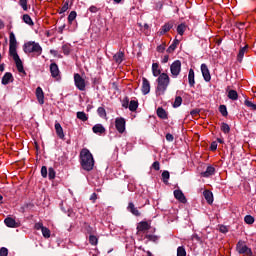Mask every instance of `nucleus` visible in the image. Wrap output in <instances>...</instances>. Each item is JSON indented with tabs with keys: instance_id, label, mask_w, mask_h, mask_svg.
<instances>
[{
	"instance_id": "393cba45",
	"label": "nucleus",
	"mask_w": 256,
	"mask_h": 256,
	"mask_svg": "<svg viewBox=\"0 0 256 256\" xmlns=\"http://www.w3.org/2000/svg\"><path fill=\"white\" fill-rule=\"evenodd\" d=\"M125 58V53L119 51L118 53H116L114 56H113V59L116 63H123V59Z\"/></svg>"
},
{
	"instance_id": "7ed1b4c3",
	"label": "nucleus",
	"mask_w": 256,
	"mask_h": 256,
	"mask_svg": "<svg viewBox=\"0 0 256 256\" xmlns=\"http://www.w3.org/2000/svg\"><path fill=\"white\" fill-rule=\"evenodd\" d=\"M23 51L26 55H31L32 57H40L43 54V47L41 44L35 41H28L23 45Z\"/></svg>"
},
{
	"instance_id": "f3484780",
	"label": "nucleus",
	"mask_w": 256,
	"mask_h": 256,
	"mask_svg": "<svg viewBox=\"0 0 256 256\" xmlns=\"http://www.w3.org/2000/svg\"><path fill=\"white\" fill-rule=\"evenodd\" d=\"M171 29H173V22H168V23H165L160 31L158 32L159 35H165V33H169V31H171Z\"/></svg>"
},
{
	"instance_id": "e433bc0d",
	"label": "nucleus",
	"mask_w": 256,
	"mask_h": 256,
	"mask_svg": "<svg viewBox=\"0 0 256 256\" xmlns=\"http://www.w3.org/2000/svg\"><path fill=\"white\" fill-rule=\"evenodd\" d=\"M41 232L43 237H45V239H49V237H51V230H49V228L44 227L42 228Z\"/></svg>"
},
{
	"instance_id": "338daca9",
	"label": "nucleus",
	"mask_w": 256,
	"mask_h": 256,
	"mask_svg": "<svg viewBox=\"0 0 256 256\" xmlns=\"http://www.w3.org/2000/svg\"><path fill=\"white\" fill-rule=\"evenodd\" d=\"M193 239H195V241H201V237H199L197 234L193 235Z\"/></svg>"
},
{
	"instance_id": "39448f33",
	"label": "nucleus",
	"mask_w": 256,
	"mask_h": 256,
	"mask_svg": "<svg viewBox=\"0 0 256 256\" xmlns=\"http://www.w3.org/2000/svg\"><path fill=\"white\" fill-rule=\"evenodd\" d=\"M236 251L239 255L253 256V250H251V248L245 245V242L241 240L236 244Z\"/></svg>"
},
{
	"instance_id": "bf43d9fd",
	"label": "nucleus",
	"mask_w": 256,
	"mask_h": 256,
	"mask_svg": "<svg viewBox=\"0 0 256 256\" xmlns=\"http://www.w3.org/2000/svg\"><path fill=\"white\" fill-rule=\"evenodd\" d=\"M220 233H227L229 229L225 225H221L219 228Z\"/></svg>"
},
{
	"instance_id": "79ce46f5",
	"label": "nucleus",
	"mask_w": 256,
	"mask_h": 256,
	"mask_svg": "<svg viewBox=\"0 0 256 256\" xmlns=\"http://www.w3.org/2000/svg\"><path fill=\"white\" fill-rule=\"evenodd\" d=\"M145 237L148 241H152L153 243H157V241H159V236L156 235L147 234Z\"/></svg>"
},
{
	"instance_id": "4c0bfd02",
	"label": "nucleus",
	"mask_w": 256,
	"mask_h": 256,
	"mask_svg": "<svg viewBox=\"0 0 256 256\" xmlns=\"http://www.w3.org/2000/svg\"><path fill=\"white\" fill-rule=\"evenodd\" d=\"M244 221L247 225H253L255 223V218L251 215H246Z\"/></svg>"
},
{
	"instance_id": "2f4dec72",
	"label": "nucleus",
	"mask_w": 256,
	"mask_h": 256,
	"mask_svg": "<svg viewBox=\"0 0 256 256\" xmlns=\"http://www.w3.org/2000/svg\"><path fill=\"white\" fill-rule=\"evenodd\" d=\"M97 113H98L99 117H101L102 119H107V111L105 110L104 107H99L97 109Z\"/></svg>"
},
{
	"instance_id": "774afa93",
	"label": "nucleus",
	"mask_w": 256,
	"mask_h": 256,
	"mask_svg": "<svg viewBox=\"0 0 256 256\" xmlns=\"http://www.w3.org/2000/svg\"><path fill=\"white\" fill-rule=\"evenodd\" d=\"M63 29H65V25L59 27V33H63Z\"/></svg>"
},
{
	"instance_id": "1a4fd4ad",
	"label": "nucleus",
	"mask_w": 256,
	"mask_h": 256,
	"mask_svg": "<svg viewBox=\"0 0 256 256\" xmlns=\"http://www.w3.org/2000/svg\"><path fill=\"white\" fill-rule=\"evenodd\" d=\"M125 118L123 117H118L115 119V128L118 131V133H125Z\"/></svg>"
},
{
	"instance_id": "6e6552de",
	"label": "nucleus",
	"mask_w": 256,
	"mask_h": 256,
	"mask_svg": "<svg viewBox=\"0 0 256 256\" xmlns=\"http://www.w3.org/2000/svg\"><path fill=\"white\" fill-rule=\"evenodd\" d=\"M50 73L51 77H53V79H56V81H59V79H61V72L59 71V66L57 65V63L53 62L50 64Z\"/></svg>"
},
{
	"instance_id": "0e129e2a",
	"label": "nucleus",
	"mask_w": 256,
	"mask_h": 256,
	"mask_svg": "<svg viewBox=\"0 0 256 256\" xmlns=\"http://www.w3.org/2000/svg\"><path fill=\"white\" fill-rule=\"evenodd\" d=\"M90 13H97L99 11V9L97 8V6H91L89 8Z\"/></svg>"
},
{
	"instance_id": "cd10ccee",
	"label": "nucleus",
	"mask_w": 256,
	"mask_h": 256,
	"mask_svg": "<svg viewBox=\"0 0 256 256\" xmlns=\"http://www.w3.org/2000/svg\"><path fill=\"white\" fill-rule=\"evenodd\" d=\"M227 97L228 99H231V101H237V99H239V94L236 90H229Z\"/></svg>"
},
{
	"instance_id": "a211bd4d",
	"label": "nucleus",
	"mask_w": 256,
	"mask_h": 256,
	"mask_svg": "<svg viewBox=\"0 0 256 256\" xmlns=\"http://www.w3.org/2000/svg\"><path fill=\"white\" fill-rule=\"evenodd\" d=\"M93 133L96 135H103L107 131L102 124H96L92 127Z\"/></svg>"
},
{
	"instance_id": "c85d7f7f",
	"label": "nucleus",
	"mask_w": 256,
	"mask_h": 256,
	"mask_svg": "<svg viewBox=\"0 0 256 256\" xmlns=\"http://www.w3.org/2000/svg\"><path fill=\"white\" fill-rule=\"evenodd\" d=\"M139 107V102H137V100H131L130 103H129V110L134 112V111H137Z\"/></svg>"
},
{
	"instance_id": "f8f14e48",
	"label": "nucleus",
	"mask_w": 256,
	"mask_h": 256,
	"mask_svg": "<svg viewBox=\"0 0 256 256\" xmlns=\"http://www.w3.org/2000/svg\"><path fill=\"white\" fill-rule=\"evenodd\" d=\"M127 211L132 213V215H134L135 217H141V212L139 211V209H137V207H135V204L133 202L128 203Z\"/></svg>"
},
{
	"instance_id": "f257e3e1",
	"label": "nucleus",
	"mask_w": 256,
	"mask_h": 256,
	"mask_svg": "<svg viewBox=\"0 0 256 256\" xmlns=\"http://www.w3.org/2000/svg\"><path fill=\"white\" fill-rule=\"evenodd\" d=\"M9 39V55L13 57L18 72L26 75L25 68H23V61H21L19 54H17V38H15V33L10 32Z\"/></svg>"
},
{
	"instance_id": "09e8293b",
	"label": "nucleus",
	"mask_w": 256,
	"mask_h": 256,
	"mask_svg": "<svg viewBox=\"0 0 256 256\" xmlns=\"http://www.w3.org/2000/svg\"><path fill=\"white\" fill-rule=\"evenodd\" d=\"M177 33H178V35H183V33H185V24L178 25Z\"/></svg>"
},
{
	"instance_id": "2eb2a0df",
	"label": "nucleus",
	"mask_w": 256,
	"mask_h": 256,
	"mask_svg": "<svg viewBox=\"0 0 256 256\" xmlns=\"http://www.w3.org/2000/svg\"><path fill=\"white\" fill-rule=\"evenodd\" d=\"M36 97L40 105H43V103H45V93H43V89L41 87L36 88Z\"/></svg>"
},
{
	"instance_id": "5701e85b",
	"label": "nucleus",
	"mask_w": 256,
	"mask_h": 256,
	"mask_svg": "<svg viewBox=\"0 0 256 256\" xmlns=\"http://www.w3.org/2000/svg\"><path fill=\"white\" fill-rule=\"evenodd\" d=\"M211 175H215V167L213 166H208L206 171L201 173L202 177H211Z\"/></svg>"
},
{
	"instance_id": "7c9ffc66",
	"label": "nucleus",
	"mask_w": 256,
	"mask_h": 256,
	"mask_svg": "<svg viewBox=\"0 0 256 256\" xmlns=\"http://www.w3.org/2000/svg\"><path fill=\"white\" fill-rule=\"evenodd\" d=\"M221 131L224 132L225 135H227L231 132V127H229V124L222 122L221 123Z\"/></svg>"
},
{
	"instance_id": "4468645a",
	"label": "nucleus",
	"mask_w": 256,
	"mask_h": 256,
	"mask_svg": "<svg viewBox=\"0 0 256 256\" xmlns=\"http://www.w3.org/2000/svg\"><path fill=\"white\" fill-rule=\"evenodd\" d=\"M13 81H15V78H13V74L10 72H6L2 77V85H9L10 83H13Z\"/></svg>"
},
{
	"instance_id": "13d9d810",
	"label": "nucleus",
	"mask_w": 256,
	"mask_h": 256,
	"mask_svg": "<svg viewBox=\"0 0 256 256\" xmlns=\"http://www.w3.org/2000/svg\"><path fill=\"white\" fill-rule=\"evenodd\" d=\"M175 138L173 137V134L167 133L166 134V141H169L170 143L173 142Z\"/></svg>"
},
{
	"instance_id": "ddd939ff",
	"label": "nucleus",
	"mask_w": 256,
	"mask_h": 256,
	"mask_svg": "<svg viewBox=\"0 0 256 256\" xmlns=\"http://www.w3.org/2000/svg\"><path fill=\"white\" fill-rule=\"evenodd\" d=\"M174 197L180 203H187V198L185 197V194H183V191L181 190H174Z\"/></svg>"
},
{
	"instance_id": "49530a36",
	"label": "nucleus",
	"mask_w": 256,
	"mask_h": 256,
	"mask_svg": "<svg viewBox=\"0 0 256 256\" xmlns=\"http://www.w3.org/2000/svg\"><path fill=\"white\" fill-rule=\"evenodd\" d=\"M62 51L64 55H69L71 53V46H69V44H64L62 46Z\"/></svg>"
},
{
	"instance_id": "423d86ee",
	"label": "nucleus",
	"mask_w": 256,
	"mask_h": 256,
	"mask_svg": "<svg viewBox=\"0 0 256 256\" xmlns=\"http://www.w3.org/2000/svg\"><path fill=\"white\" fill-rule=\"evenodd\" d=\"M74 83L75 86L79 89V91H85V87H87V85L85 84V79L81 77V74H74Z\"/></svg>"
},
{
	"instance_id": "b1692460",
	"label": "nucleus",
	"mask_w": 256,
	"mask_h": 256,
	"mask_svg": "<svg viewBox=\"0 0 256 256\" xmlns=\"http://www.w3.org/2000/svg\"><path fill=\"white\" fill-rule=\"evenodd\" d=\"M203 195H204V199H206V201L209 205L213 204V192H211L209 190H205L203 192Z\"/></svg>"
},
{
	"instance_id": "4d7b16f0",
	"label": "nucleus",
	"mask_w": 256,
	"mask_h": 256,
	"mask_svg": "<svg viewBox=\"0 0 256 256\" xmlns=\"http://www.w3.org/2000/svg\"><path fill=\"white\" fill-rule=\"evenodd\" d=\"M165 44H161L156 48V51H158V53H163L165 51Z\"/></svg>"
},
{
	"instance_id": "f704fd0d",
	"label": "nucleus",
	"mask_w": 256,
	"mask_h": 256,
	"mask_svg": "<svg viewBox=\"0 0 256 256\" xmlns=\"http://www.w3.org/2000/svg\"><path fill=\"white\" fill-rule=\"evenodd\" d=\"M74 19H77V12L76 11H71L70 14L68 15V23L70 25H72Z\"/></svg>"
},
{
	"instance_id": "20e7f679",
	"label": "nucleus",
	"mask_w": 256,
	"mask_h": 256,
	"mask_svg": "<svg viewBox=\"0 0 256 256\" xmlns=\"http://www.w3.org/2000/svg\"><path fill=\"white\" fill-rule=\"evenodd\" d=\"M171 79L169 78V75L167 73H162L157 78V87H156V95L157 97H160V95H165V91H167V88L169 87Z\"/></svg>"
},
{
	"instance_id": "bb28decb",
	"label": "nucleus",
	"mask_w": 256,
	"mask_h": 256,
	"mask_svg": "<svg viewBox=\"0 0 256 256\" xmlns=\"http://www.w3.org/2000/svg\"><path fill=\"white\" fill-rule=\"evenodd\" d=\"M152 73L154 77H159L161 76V70L159 69V64L158 63H153L152 64Z\"/></svg>"
},
{
	"instance_id": "680f3d73",
	"label": "nucleus",
	"mask_w": 256,
	"mask_h": 256,
	"mask_svg": "<svg viewBox=\"0 0 256 256\" xmlns=\"http://www.w3.org/2000/svg\"><path fill=\"white\" fill-rule=\"evenodd\" d=\"M200 110L199 109H194L190 112V115H192V117H197V115H199Z\"/></svg>"
},
{
	"instance_id": "3c124183",
	"label": "nucleus",
	"mask_w": 256,
	"mask_h": 256,
	"mask_svg": "<svg viewBox=\"0 0 256 256\" xmlns=\"http://www.w3.org/2000/svg\"><path fill=\"white\" fill-rule=\"evenodd\" d=\"M47 175H48L47 166H42V168H41V176H42L44 179H46Z\"/></svg>"
},
{
	"instance_id": "8fccbe9b",
	"label": "nucleus",
	"mask_w": 256,
	"mask_h": 256,
	"mask_svg": "<svg viewBox=\"0 0 256 256\" xmlns=\"http://www.w3.org/2000/svg\"><path fill=\"white\" fill-rule=\"evenodd\" d=\"M19 5L22 7L23 11H27L29 9L27 6V0H19Z\"/></svg>"
},
{
	"instance_id": "a19ab883",
	"label": "nucleus",
	"mask_w": 256,
	"mask_h": 256,
	"mask_svg": "<svg viewBox=\"0 0 256 256\" xmlns=\"http://www.w3.org/2000/svg\"><path fill=\"white\" fill-rule=\"evenodd\" d=\"M55 176H56L55 169H53V167H50L48 169V177H49L50 181H53V179H55Z\"/></svg>"
},
{
	"instance_id": "69168bd1",
	"label": "nucleus",
	"mask_w": 256,
	"mask_h": 256,
	"mask_svg": "<svg viewBox=\"0 0 256 256\" xmlns=\"http://www.w3.org/2000/svg\"><path fill=\"white\" fill-rule=\"evenodd\" d=\"M169 62V55H165L162 59V63H168Z\"/></svg>"
},
{
	"instance_id": "a18cd8bd",
	"label": "nucleus",
	"mask_w": 256,
	"mask_h": 256,
	"mask_svg": "<svg viewBox=\"0 0 256 256\" xmlns=\"http://www.w3.org/2000/svg\"><path fill=\"white\" fill-rule=\"evenodd\" d=\"M219 111L223 117H227V115H229V113L227 112V106L225 105H220Z\"/></svg>"
},
{
	"instance_id": "473e14b6",
	"label": "nucleus",
	"mask_w": 256,
	"mask_h": 256,
	"mask_svg": "<svg viewBox=\"0 0 256 256\" xmlns=\"http://www.w3.org/2000/svg\"><path fill=\"white\" fill-rule=\"evenodd\" d=\"M76 116H77V119H80V121H83V122L89 120V117H87V114L85 112H77Z\"/></svg>"
},
{
	"instance_id": "6e6d98bb",
	"label": "nucleus",
	"mask_w": 256,
	"mask_h": 256,
	"mask_svg": "<svg viewBox=\"0 0 256 256\" xmlns=\"http://www.w3.org/2000/svg\"><path fill=\"white\" fill-rule=\"evenodd\" d=\"M45 226H43V223H41V222H38V223H36L35 225H34V229H36V231H39V230H43V228H44Z\"/></svg>"
},
{
	"instance_id": "72a5a7b5",
	"label": "nucleus",
	"mask_w": 256,
	"mask_h": 256,
	"mask_svg": "<svg viewBox=\"0 0 256 256\" xmlns=\"http://www.w3.org/2000/svg\"><path fill=\"white\" fill-rule=\"evenodd\" d=\"M24 23H26V25H34L33 23V19H31V16H29V14H24L22 17Z\"/></svg>"
},
{
	"instance_id": "f03ea898",
	"label": "nucleus",
	"mask_w": 256,
	"mask_h": 256,
	"mask_svg": "<svg viewBox=\"0 0 256 256\" xmlns=\"http://www.w3.org/2000/svg\"><path fill=\"white\" fill-rule=\"evenodd\" d=\"M80 165L84 171H93L95 167V159L93 158V154L87 148H83L80 151L79 155Z\"/></svg>"
},
{
	"instance_id": "412c9836",
	"label": "nucleus",
	"mask_w": 256,
	"mask_h": 256,
	"mask_svg": "<svg viewBox=\"0 0 256 256\" xmlns=\"http://www.w3.org/2000/svg\"><path fill=\"white\" fill-rule=\"evenodd\" d=\"M247 49H249V46L246 45L242 48H240L239 52H238V55H237V61L239 63H242L243 62V57H245V53H247Z\"/></svg>"
},
{
	"instance_id": "de8ad7c7",
	"label": "nucleus",
	"mask_w": 256,
	"mask_h": 256,
	"mask_svg": "<svg viewBox=\"0 0 256 256\" xmlns=\"http://www.w3.org/2000/svg\"><path fill=\"white\" fill-rule=\"evenodd\" d=\"M69 9V0H66L63 6L60 8V14L65 13Z\"/></svg>"
},
{
	"instance_id": "4be33fe9",
	"label": "nucleus",
	"mask_w": 256,
	"mask_h": 256,
	"mask_svg": "<svg viewBox=\"0 0 256 256\" xmlns=\"http://www.w3.org/2000/svg\"><path fill=\"white\" fill-rule=\"evenodd\" d=\"M188 83H189L190 87H195V71L193 69L189 70Z\"/></svg>"
},
{
	"instance_id": "c9c22d12",
	"label": "nucleus",
	"mask_w": 256,
	"mask_h": 256,
	"mask_svg": "<svg viewBox=\"0 0 256 256\" xmlns=\"http://www.w3.org/2000/svg\"><path fill=\"white\" fill-rule=\"evenodd\" d=\"M169 177H171V175L169 174V171L165 170V171L162 172L163 183L168 184L169 183Z\"/></svg>"
},
{
	"instance_id": "864d4df0",
	"label": "nucleus",
	"mask_w": 256,
	"mask_h": 256,
	"mask_svg": "<svg viewBox=\"0 0 256 256\" xmlns=\"http://www.w3.org/2000/svg\"><path fill=\"white\" fill-rule=\"evenodd\" d=\"M7 255H9V250L5 247H2L0 249V256H7Z\"/></svg>"
},
{
	"instance_id": "9b49d317",
	"label": "nucleus",
	"mask_w": 256,
	"mask_h": 256,
	"mask_svg": "<svg viewBox=\"0 0 256 256\" xmlns=\"http://www.w3.org/2000/svg\"><path fill=\"white\" fill-rule=\"evenodd\" d=\"M201 73L203 75L204 81L209 83V81H211V73L209 72V67H207V64L201 65Z\"/></svg>"
},
{
	"instance_id": "9d476101",
	"label": "nucleus",
	"mask_w": 256,
	"mask_h": 256,
	"mask_svg": "<svg viewBox=\"0 0 256 256\" xmlns=\"http://www.w3.org/2000/svg\"><path fill=\"white\" fill-rule=\"evenodd\" d=\"M141 91L144 95H149L151 92V83L147 78H142V88Z\"/></svg>"
},
{
	"instance_id": "58836bf2",
	"label": "nucleus",
	"mask_w": 256,
	"mask_h": 256,
	"mask_svg": "<svg viewBox=\"0 0 256 256\" xmlns=\"http://www.w3.org/2000/svg\"><path fill=\"white\" fill-rule=\"evenodd\" d=\"M177 256H187V251L184 246H180L177 248Z\"/></svg>"
},
{
	"instance_id": "c756f323",
	"label": "nucleus",
	"mask_w": 256,
	"mask_h": 256,
	"mask_svg": "<svg viewBox=\"0 0 256 256\" xmlns=\"http://www.w3.org/2000/svg\"><path fill=\"white\" fill-rule=\"evenodd\" d=\"M177 45H179V40L174 39L173 43L168 47L167 53H173V51H175V49H177Z\"/></svg>"
},
{
	"instance_id": "a878e982",
	"label": "nucleus",
	"mask_w": 256,
	"mask_h": 256,
	"mask_svg": "<svg viewBox=\"0 0 256 256\" xmlns=\"http://www.w3.org/2000/svg\"><path fill=\"white\" fill-rule=\"evenodd\" d=\"M156 113L160 119H168L167 111H165V109H163V107H158Z\"/></svg>"
},
{
	"instance_id": "052dcab7",
	"label": "nucleus",
	"mask_w": 256,
	"mask_h": 256,
	"mask_svg": "<svg viewBox=\"0 0 256 256\" xmlns=\"http://www.w3.org/2000/svg\"><path fill=\"white\" fill-rule=\"evenodd\" d=\"M210 151H217V142H212L210 145Z\"/></svg>"
},
{
	"instance_id": "c03bdc74",
	"label": "nucleus",
	"mask_w": 256,
	"mask_h": 256,
	"mask_svg": "<svg viewBox=\"0 0 256 256\" xmlns=\"http://www.w3.org/2000/svg\"><path fill=\"white\" fill-rule=\"evenodd\" d=\"M89 243H90V245H97V243H99V239L95 235H90Z\"/></svg>"
},
{
	"instance_id": "0eeeda50",
	"label": "nucleus",
	"mask_w": 256,
	"mask_h": 256,
	"mask_svg": "<svg viewBox=\"0 0 256 256\" xmlns=\"http://www.w3.org/2000/svg\"><path fill=\"white\" fill-rule=\"evenodd\" d=\"M170 71L172 77H179V74L181 73V62L179 60H175L170 66Z\"/></svg>"
},
{
	"instance_id": "6ab92c4d",
	"label": "nucleus",
	"mask_w": 256,
	"mask_h": 256,
	"mask_svg": "<svg viewBox=\"0 0 256 256\" xmlns=\"http://www.w3.org/2000/svg\"><path fill=\"white\" fill-rule=\"evenodd\" d=\"M55 131L59 139H65V133L63 132V127H61V124L59 122L55 123Z\"/></svg>"
},
{
	"instance_id": "5fc2aeb1",
	"label": "nucleus",
	"mask_w": 256,
	"mask_h": 256,
	"mask_svg": "<svg viewBox=\"0 0 256 256\" xmlns=\"http://www.w3.org/2000/svg\"><path fill=\"white\" fill-rule=\"evenodd\" d=\"M152 169H154L155 171H159V169H161V165L159 164V161H155L152 164Z\"/></svg>"
},
{
	"instance_id": "ea45409f",
	"label": "nucleus",
	"mask_w": 256,
	"mask_h": 256,
	"mask_svg": "<svg viewBox=\"0 0 256 256\" xmlns=\"http://www.w3.org/2000/svg\"><path fill=\"white\" fill-rule=\"evenodd\" d=\"M181 103H183V98H181V96H177L173 103V107L174 108L181 107Z\"/></svg>"
},
{
	"instance_id": "e2e57ef3",
	"label": "nucleus",
	"mask_w": 256,
	"mask_h": 256,
	"mask_svg": "<svg viewBox=\"0 0 256 256\" xmlns=\"http://www.w3.org/2000/svg\"><path fill=\"white\" fill-rule=\"evenodd\" d=\"M90 201H92V203H95L97 201V193H92L91 194Z\"/></svg>"
},
{
	"instance_id": "dca6fc26",
	"label": "nucleus",
	"mask_w": 256,
	"mask_h": 256,
	"mask_svg": "<svg viewBox=\"0 0 256 256\" xmlns=\"http://www.w3.org/2000/svg\"><path fill=\"white\" fill-rule=\"evenodd\" d=\"M4 223H5L6 227H10V228L19 227V223L17 221H15V219H13L12 217L5 218Z\"/></svg>"
},
{
	"instance_id": "aec40b11",
	"label": "nucleus",
	"mask_w": 256,
	"mask_h": 256,
	"mask_svg": "<svg viewBox=\"0 0 256 256\" xmlns=\"http://www.w3.org/2000/svg\"><path fill=\"white\" fill-rule=\"evenodd\" d=\"M149 229H151V224L147 221H141L137 226L138 231H149Z\"/></svg>"
},
{
	"instance_id": "603ef678",
	"label": "nucleus",
	"mask_w": 256,
	"mask_h": 256,
	"mask_svg": "<svg viewBox=\"0 0 256 256\" xmlns=\"http://www.w3.org/2000/svg\"><path fill=\"white\" fill-rule=\"evenodd\" d=\"M122 107H124V109H128L129 107V97H125L122 101Z\"/></svg>"
},
{
	"instance_id": "37998d69",
	"label": "nucleus",
	"mask_w": 256,
	"mask_h": 256,
	"mask_svg": "<svg viewBox=\"0 0 256 256\" xmlns=\"http://www.w3.org/2000/svg\"><path fill=\"white\" fill-rule=\"evenodd\" d=\"M244 105H246V107H249V109H251L252 111H256V104H253V102L245 100Z\"/></svg>"
}]
</instances>
